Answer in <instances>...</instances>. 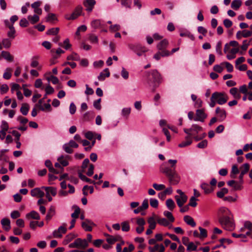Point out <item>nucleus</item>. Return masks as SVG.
<instances>
[{"label": "nucleus", "mask_w": 252, "mask_h": 252, "mask_svg": "<svg viewBox=\"0 0 252 252\" xmlns=\"http://www.w3.org/2000/svg\"><path fill=\"white\" fill-rule=\"evenodd\" d=\"M160 171L166 175L171 185H177L180 181V177L174 168L172 169L162 164L160 167Z\"/></svg>", "instance_id": "f03ea898"}, {"label": "nucleus", "mask_w": 252, "mask_h": 252, "mask_svg": "<svg viewBox=\"0 0 252 252\" xmlns=\"http://www.w3.org/2000/svg\"><path fill=\"white\" fill-rule=\"evenodd\" d=\"M59 30V28H53L48 30L46 32V34L47 35H57Z\"/></svg>", "instance_id": "79ce46f5"}, {"label": "nucleus", "mask_w": 252, "mask_h": 252, "mask_svg": "<svg viewBox=\"0 0 252 252\" xmlns=\"http://www.w3.org/2000/svg\"><path fill=\"white\" fill-rule=\"evenodd\" d=\"M92 27L94 29L101 28L102 27V24L100 20H94L92 21L91 23Z\"/></svg>", "instance_id": "2f4dec72"}, {"label": "nucleus", "mask_w": 252, "mask_h": 252, "mask_svg": "<svg viewBox=\"0 0 252 252\" xmlns=\"http://www.w3.org/2000/svg\"><path fill=\"white\" fill-rule=\"evenodd\" d=\"M148 222L149 223V228L153 229L155 228L156 222L155 221L154 218L153 217L150 218L148 220Z\"/></svg>", "instance_id": "603ef678"}, {"label": "nucleus", "mask_w": 252, "mask_h": 252, "mask_svg": "<svg viewBox=\"0 0 252 252\" xmlns=\"http://www.w3.org/2000/svg\"><path fill=\"white\" fill-rule=\"evenodd\" d=\"M220 244L215 246L213 248V250H215V249L219 248H220V247H222L224 249H225L226 248V247H225V245H223V243H224V241H227V243L228 244H231L232 243V240H231L230 239H226V238H222V239L220 240Z\"/></svg>", "instance_id": "c756f323"}, {"label": "nucleus", "mask_w": 252, "mask_h": 252, "mask_svg": "<svg viewBox=\"0 0 252 252\" xmlns=\"http://www.w3.org/2000/svg\"><path fill=\"white\" fill-rule=\"evenodd\" d=\"M229 93L236 99H239L241 98V95L237 88H232L230 90Z\"/></svg>", "instance_id": "4be33fe9"}, {"label": "nucleus", "mask_w": 252, "mask_h": 252, "mask_svg": "<svg viewBox=\"0 0 252 252\" xmlns=\"http://www.w3.org/2000/svg\"><path fill=\"white\" fill-rule=\"evenodd\" d=\"M197 249V246L195 245L193 242H189L187 245L188 251H196Z\"/></svg>", "instance_id": "5fc2aeb1"}, {"label": "nucleus", "mask_w": 252, "mask_h": 252, "mask_svg": "<svg viewBox=\"0 0 252 252\" xmlns=\"http://www.w3.org/2000/svg\"><path fill=\"white\" fill-rule=\"evenodd\" d=\"M26 217L28 219H35V220H39L40 219V216H39V214L35 211H32L30 213L27 214Z\"/></svg>", "instance_id": "5701e85b"}, {"label": "nucleus", "mask_w": 252, "mask_h": 252, "mask_svg": "<svg viewBox=\"0 0 252 252\" xmlns=\"http://www.w3.org/2000/svg\"><path fill=\"white\" fill-rule=\"evenodd\" d=\"M201 188L204 190V192L206 194H208L213 191V189L209 186V184L206 183H203L201 185Z\"/></svg>", "instance_id": "473e14b6"}, {"label": "nucleus", "mask_w": 252, "mask_h": 252, "mask_svg": "<svg viewBox=\"0 0 252 252\" xmlns=\"http://www.w3.org/2000/svg\"><path fill=\"white\" fill-rule=\"evenodd\" d=\"M241 173L239 177V184H237L234 186V189L236 190H240L243 189V184L244 183L243 177L250 169V165L249 163L244 164L240 168Z\"/></svg>", "instance_id": "39448f33"}, {"label": "nucleus", "mask_w": 252, "mask_h": 252, "mask_svg": "<svg viewBox=\"0 0 252 252\" xmlns=\"http://www.w3.org/2000/svg\"><path fill=\"white\" fill-rule=\"evenodd\" d=\"M163 214L168 218L170 221L172 222L174 221V218L171 212L168 211H164Z\"/></svg>", "instance_id": "13d9d810"}, {"label": "nucleus", "mask_w": 252, "mask_h": 252, "mask_svg": "<svg viewBox=\"0 0 252 252\" xmlns=\"http://www.w3.org/2000/svg\"><path fill=\"white\" fill-rule=\"evenodd\" d=\"M15 30L13 26L10 27L9 31L7 33V35L9 37L11 38L12 39L14 38L15 35Z\"/></svg>", "instance_id": "a18cd8bd"}, {"label": "nucleus", "mask_w": 252, "mask_h": 252, "mask_svg": "<svg viewBox=\"0 0 252 252\" xmlns=\"http://www.w3.org/2000/svg\"><path fill=\"white\" fill-rule=\"evenodd\" d=\"M38 57L35 56L32 58L31 66L32 67H36L38 65V62L37 61Z\"/></svg>", "instance_id": "69168bd1"}, {"label": "nucleus", "mask_w": 252, "mask_h": 252, "mask_svg": "<svg viewBox=\"0 0 252 252\" xmlns=\"http://www.w3.org/2000/svg\"><path fill=\"white\" fill-rule=\"evenodd\" d=\"M80 213V209L78 206L75 207L74 212L71 214V217L73 219H77L79 217V214Z\"/></svg>", "instance_id": "09e8293b"}, {"label": "nucleus", "mask_w": 252, "mask_h": 252, "mask_svg": "<svg viewBox=\"0 0 252 252\" xmlns=\"http://www.w3.org/2000/svg\"><path fill=\"white\" fill-rule=\"evenodd\" d=\"M31 195L33 197L42 198L44 195V193L39 188H36L31 190Z\"/></svg>", "instance_id": "dca6fc26"}, {"label": "nucleus", "mask_w": 252, "mask_h": 252, "mask_svg": "<svg viewBox=\"0 0 252 252\" xmlns=\"http://www.w3.org/2000/svg\"><path fill=\"white\" fill-rule=\"evenodd\" d=\"M110 76V72L108 68H105L103 72H101L98 76L99 81H103L106 77Z\"/></svg>", "instance_id": "393cba45"}, {"label": "nucleus", "mask_w": 252, "mask_h": 252, "mask_svg": "<svg viewBox=\"0 0 252 252\" xmlns=\"http://www.w3.org/2000/svg\"><path fill=\"white\" fill-rule=\"evenodd\" d=\"M215 112L217 114L218 120L220 122H222L225 119L226 112L224 109L218 107L216 109Z\"/></svg>", "instance_id": "f8f14e48"}, {"label": "nucleus", "mask_w": 252, "mask_h": 252, "mask_svg": "<svg viewBox=\"0 0 252 252\" xmlns=\"http://www.w3.org/2000/svg\"><path fill=\"white\" fill-rule=\"evenodd\" d=\"M150 205L154 208H157L158 205V200L156 199L151 198L150 200Z\"/></svg>", "instance_id": "774afa93"}, {"label": "nucleus", "mask_w": 252, "mask_h": 252, "mask_svg": "<svg viewBox=\"0 0 252 252\" xmlns=\"http://www.w3.org/2000/svg\"><path fill=\"white\" fill-rule=\"evenodd\" d=\"M168 44V41L164 39L161 40L157 45V48L159 51H167L166 48Z\"/></svg>", "instance_id": "a211bd4d"}, {"label": "nucleus", "mask_w": 252, "mask_h": 252, "mask_svg": "<svg viewBox=\"0 0 252 252\" xmlns=\"http://www.w3.org/2000/svg\"><path fill=\"white\" fill-rule=\"evenodd\" d=\"M89 40L92 43L96 44L98 43L97 37L93 34H91L89 35Z\"/></svg>", "instance_id": "052dcab7"}, {"label": "nucleus", "mask_w": 252, "mask_h": 252, "mask_svg": "<svg viewBox=\"0 0 252 252\" xmlns=\"http://www.w3.org/2000/svg\"><path fill=\"white\" fill-rule=\"evenodd\" d=\"M199 230H200V233L199 235V237L201 238H206L207 236V232L205 229L202 228L201 227H199Z\"/></svg>", "instance_id": "680f3d73"}, {"label": "nucleus", "mask_w": 252, "mask_h": 252, "mask_svg": "<svg viewBox=\"0 0 252 252\" xmlns=\"http://www.w3.org/2000/svg\"><path fill=\"white\" fill-rule=\"evenodd\" d=\"M95 3L94 0H85L83 2V4L86 7V11L90 12L93 10Z\"/></svg>", "instance_id": "2eb2a0df"}, {"label": "nucleus", "mask_w": 252, "mask_h": 252, "mask_svg": "<svg viewBox=\"0 0 252 252\" xmlns=\"http://www.w3.org/2000/svg\"><path fill=\"white\" fill-rule=\"evenodd\" d=\"M1 224L2 225L4 230L8 231L10 230V221L8 219L3 218L1 220Z\"/></svg>", "instance_id": "412c9836"}, {"label": "nucleus", "mask_w": 252, "mask_h": 252, "mask_svg": "<svg viewBox=\"0 0 252 252\" xmlns=\"http://www.w3.org/2000/svg\"><path fill=\"white\" fill-rule=\"evenodd\" d=\"M57 18L55 14L49 13L46 17V21L47 22H53L54 21H57Z\"/></svg>", "instance_id": "4c0bfd02"}, {"label": "nucleus", "mask_w": 252, "mask_h": 252, "mask_svg": "<svg viewBox=\"0 0 252 252\" xmlns=\"http://www.w3.org/2000/svg\"><path fill=\"white\" fill-rule=\"evenodd\" d=\"M184 220L188 224L192 227L196 225V223L193 219L189 216H185L184 217Z\"/></svg>", "instance_id": "bb28decb"}, {"label": "nucleus", "mask_w": 252, "mask_h": 252, "mask_svg": "<svg viewBox=\"0 0 252 252\" xmlns=\"http://www.w3.org/2000/svg\"><path fill=\"white\" fill-rule=\"evenodd\" d=\"M121 4L126 8L130 9L131 8V1L128 0H121Z\"/></svg>", "instance_id": "de8ad7c7"}, {"label": "nucleus", "mask_w": 252, "mask_h": 252, "mask_svg": "<svg viewBox=\"0 0 252 252\" xmlns=\"http://www.w3.org/2000/svg\"><path fill=\"white\" fill-rule=\"evenodd\" d=\"M131 111L130 108H124L122 111V114L124 117H127Z\"/></svg>", "instance_id": "338daca9"}, {"label": "nucleus", "mask_w": 252, "mask_h": 252, "mask_svg": "<svg viewBox=\"0 0 252 252\" xmlns=\"http://www.w3.org/2000/svg\"><path fill=\"white\" fill-rule=\"evenodd\" d=\"M28 20L30 21L31 24H34L38 22L39 20V17L37 15H33V16L29 15L28 17Z\"/></svg>", "instance_id": "c9c22d12"}, {"label": "nucleus", "mask_w": 252, "mask_h": 252, "mask_svg": "<svg viewBox=\"0 0 252 252\" xmlns=\"http://www.w3.org/2000/svg\"><path fill=\"white\" fill-rule=\"evenodd\" d=\"M66 225L60 226L57 230H55L53 232V236L56 238H61L62 237V233H65L66 232Z\"/></svg>", "instance_id": "4468645a"}, {"label": "nucleus", "mask_w": 252, "mask_h": 252, "mask_svg": "<svg viewBox=\"0 0 252 252\" xmlns=\"http://www.w3.org/2000/svg\"><path fill=\"white\" fill-rule=\"evenodd\" d=\"M196 200H197V199L194 196H192L189 199L188 205L190 206L195 207L197 205Z\"/></svg>", "instance_id": "4d7b16f0"}, {"label": "nucleus", "mask_w": 252, "mask_h": 252, "mask_svg": "<svg viewBox=\"0 0 252 252\" xmlns=\"http://www.w3.org/2000/svg\"><path fill=\"white\" fill-rule=\"evenodd\" d=\"M93 226H95V224L89 219L85 220V221L81 223V226L86 231H92Z\"/></svg>", "instance_id": "9d476101"}, {"label": "nucleus", "mask_w": 252, "mask_h": 252, "mask_svg": "<svg viewBox=\"0 0 252 252\" xmlns=\"http://www.w3.org/2000/svg\"><path fill=\"white\" fill-rule=\"evenodd\" d=\"M228 99V97L225 93L216 92L212 94L209 106L211 107H214L216 103L223 105L227 101Z\"/></svg>", "instance_id": "7ed1b4c3"}, {"label": "nucleus", "mask_w": 252, "mask_h": 252, "mask_svg": "<svg viewBox=\"0 0 252 252\" xmlns=\"http://www.w3.org/2000/svg\"><path fill=\"white\" fill-rule=\"evenodd\" d=\"M1 56L2 58L9 62H12L14 60V57L8 51H2L1 52Z\"/></svg>", "instance_id": "6ab92c4d"}, {"label": "nucleus", "mask_w": 252, "mask_h": 252, "mask_svg": "<svg viewBox=\"0 0 252 252\" xmlns=\"http://www.w3.org/2000/svg\"><path fill=\"white\" fill-rule=\"evenodd\" d=\"M185 141H183L180 144H179L178 146L180 148L185 147L190 145L192 143V139L191 138H190V136L187 135L185 137Z\"/></svg>", "instance_id": "b1692460"}, {"label": "nucleus", "mask_w": 252, "mask_h": 252, "mask_svg": "<svg viewBox=\"0 0 252 252\" xmlns=\"http://www.w3.org/2000/svg\"><path fill=\"white\" fill-rule=\"evenodd\" d=\"M202 130L203 128L201 126L196 124H193L190 128H184V131L187 134V135L190 136V138H191V136L197 135Z\"/></svg>", "instance_id": "0eeeda50"}, {"label": "nucleus", "mask_w": 252, "mask_h": 252, "mask_svg": "<svg viewBox=\"0 0 252 252\" xmlns=\"http://www.w3.org/2000/svg\"><path fill=\"white\" fill-rule=\"evenodd\" d=\"M121 239V236H118L114 237L113 236H109V237L107 239V242L110 244H113L115 242Z\"/></svg>", "instance_id": "58836bf2"}, {"label": "nucleus", "mask_w": 252, "mask_h": 252, "mask_svg": "<svg viewBox=\"0 0 252 252\" xmlns=\"http://www.w3.org/2000/svg\"><path fill=\"white\" fill-rule=\"evenodd\" d=\"M29 111V105L27 103H23L20 109V112L24 115H27Z\"/></svg>", "instance_id": "f704fd0d"}, {"label": "nucleus", "mask_w": 252, "mask_h": 252, "mask_svg": "<svg viewBox=\"0 0 252 252\" xmlns=\"http://www.w3.org/2000/svg\"><path fill=\"white\" fill-rule=\"evenodd\" d=\"M170 55V52L168 51H159L156 54H155L154 58L156 60H159L161 57H166Z\"/></svg>", "instance_id": "aec40b11"}, {"label": "nucleus", "mask_w": 252, "mask_h": 252, "mask_svg": "<svg viewBox=\"0 0 252 252\" xmlns=\"http://www.w3.org/2000/svg\"><path fill=\"white\" fill-rule=\"evenodd\" d=\"M64 157L63 156H61L58 158V161L61 163L63 166H66L68 165V162L63 159Z\"/></svg>", "instance_id": "3c124183"}, {"label": "nucleus", "mask_w": 252, "mask_h": 252, "mask_svg": "<svg viewBox=\"0 0 252 252\" xmlns=\"http://www.w3.org/2000/svg\"><path fill=\"white\" fill-rule=\"evenodd\" d=\"M8 150L4 149L1 150L0 152V161L1 166H4L5 163L9 162V157L5 153L7 152Z\"/></svg>", "instance_id": "ddd939ff"}, {"label": "nucleus", "mask_w": 252, "mask_h": 252, "mask_svg": "<svg viewBox=\"0 0 252 252\" xmlns=\"http://www.w3.org/2000/svg\"><path fill=\"white\" fill-rule=\"evenodd\" d=\"M218 221L222 227L226 230L232 231L235 225L233 216L230 211L225 207H220L217 213Z\"/></svg>", "instance_id": "f257e3e1"}, {"label": "nucleus", "mask_w": 252, "mask_h": 252, "mask_svg": "<svg viewBox=\"0 0 252 252\" xmlns=\"http://www.w3.org/2000/svg\"><path fill=\"white\" fill-rule=\"evenodd\" d=\"M88 246L89 244L86 239L77 238L73 243H70L68 247L69 248L85 249Z\"/></svg>", "instance_id": "423d86ee"}, {"label": "nucleus", "mask_w": 252, "mask_h": 252, "mask_svg": "<svg viewBox=\"0 0 252 252\" xmlns=\"http://www.w3.org/2000/svg\"><path fill=\"white\" fill-rule=\"evenodd\" d=\"M242 2L241 0H233L231 4V7L235 10H238L242 5Z\"/></svg>", "instance_id": "cd10ccee"}, {"label": "nucleus", "mask_w": 252, "mask_h": 252, "mask_svg": "<svg viewBox=\"0 0 252 252\" xmlns=\"http://www.w3.org/2000/svg\"><path fill=\"white\" fill-rule=\"evenodd\" d=\"M80 59V57L79 55H78L76 53H73L72 54L68 56L67 57V60H73V61H78Z\"/></svg>", "instance_id": "e2e57ef3"}, {"label": "nucleus", "mask_w": 252, "mask_h": 252, "mask_svg": "<svg viewBox=\"0 0 252 252\" xmlns=\"http://www.w3.org/2000/svg\"><path fill=\"white\" fill-rule=\"evenodd\" d=\"M180 35L182 37H188L192 41L195 39L194 35L192 34L189 31H186L184 32H181L180 33Z\"/></svg>", "instance_id": "a19ab883"}, {"label": "nucleus", "mask_w": 252, "mask_h": 252, "mask_svg": "<svg viewBox=\"0 0 252 252\" xmlns=\"http://www.w3.org/2000/svg\"><path fill=\"white\" fill-rule=\"evenodd\" d=\"M129 48L133 51L136 54L140 56L142 55L143 53H145L147 50L146 48L144 46H142L140 45H129Z\"/></svg>", "instance_id": "1a4fd4ad"}, {"label": "nucleus", "mask_w": 252, "mask_h": 252, "mask_svg": "<svg viewBox=\"0 0 252 252\" xmlns=\"http://www.w3.org/2000/svg\"><path fill=\"white\" fill-rule=\"evenodd\" d=\"M94 116V112L92 111H88L85 113L83 116V119L85 121H88L91 119L92 118V117Z\"/></svg>", "instance_id": "ea45409f"}, {"label": "nucleus", "mask_w": 252, "mask_h": 252, "mask_svg": "<svg viewBox=\"0 0 252 252\" xmlns=\"http://www.w3.org/2000/svg\"><path fill=\"white\" fill-rule=\"evenodd\" d=\"M51 52L52 53L53 58L55 59L58 58L61 54L64 53V51L60 48H58L56 51L53 49L51 50Z\"/></svg>", "instance_id": "c85d7f7f"}, {"label": "nucleus", "mask_w": 252, "mask_h": 252, "mask_svg": "<svg viewBox=\"0 0 252 252\" xmlns=\"http://www.w3.org/2000/svg\"><path fill=\"white\" fill-rule=\"evenodd\" d=\"M122 230L125 232H127L130 229V226L127 221H124L122 223Z\"/></svg>", "instance_id": "8fccbe9b"}, {"label": "nucleus", "mask_w": 252, "mask_h": 252, "mask_svg": "<svg viewBox=\"0 0 252 252\" xmlns=\"http://www.w3.org/2000/svg\"><path fill=\"white\" fill-rule=\"evenodd\" d=\"M182 196H175V198L177 204L179 207H182L183 206L184 204L187 202L188 200V196L186 195H185V198H182Z\"/></svg>", "instance_id": "f3484780"}, {"label": "nucleus", "mask_w": 252, "mask_h": 252, "mask_svg": "<svg viewBox=\"0 0 252 252\" xmlns=\"http://www.w3.org/2000/svg\"><path fill=\"white\" fill-rule=\"evenodd\" d=\"M82 9L83 7L82 6L78 5L71 14H65L64 17L67 20H75L81 15Z\"/></svg>", "instance_id": "6e6552de"}, {"label": "nucleus", "mask_w": 252, "mask_h": 252, "mask_svg": "<svg viewBox=\"0 0 252 252\" xmlns=\"http://www.w3.org/2000/svg\"><path fill=\"white\" fill-rule=\"evenodd\" d=\"M148 84L150 85V81H153L155 85L153 86V92H155L158 85L161 82L162 77L161 74L157 70H151L149 73Z\"/></svg>", "instance_id": "20e7f679"}, {"label": "nucleus", "mask_w": 252, "mask_h": 252, "mask_svg": "<svg viewBox=\"0 0 252 252\" xmlns=\"http://www.w3.org/2000/svg\"><path fill=\"white\" fill-rule=\"evenodd\" d=\"M79 177L83 181H85L90 184H94L95 182L94 181L92 180L91 179L87 178L85 175L82 174L81 172L78 173Z\"/></svg>", "instance_id": "e433bc0d"}, {"label": "nucleus", "mask_w": 252, "mask_h": 252, "mask_svg": "<svg viewBox=\"0 0 252 252\" xmlns=\"http://www.w3.org/2000/svg\"><path fill=\"white\" fill-rule=\"evenodd\" d=\"M63 147L65 152L68 154H71L73 152V150L71 149V147L68 144V143L64 144Z\"/></svg>", "instance_id": "bf43d9fd"}, {"label": "nucleus", "mask_w": 252, "mask_h": 252, "mask_svg": "<svg viewBox=\"0 0 252 252\" xmlns=\"http://www.w3.org/2000/svg\"><path fill=\"white\" fill-rule=\"evenodd\" d=\"M166 205L167 207L170 211H172L175 207V204L172 199H168L166 201Z\"/></svg>", "instance_id": "72a5a7b5"}, {"label": "nucleus", "mask_w": 252, "mask_h": 252, "mask_svg": "<svg viewBox=\"0 0 252 252\" xmlns=\"http://www.w3.org/2000/svg\"><path fill=\"white\" fill-rule=\"evenodd\" d=\"M11 69L9 68H7L6 69V71L3 75V77L5 79H9L11 77V73L10 72Z\"/></svg>", "instance_id": "0e129e2a"}, {"label": "nucleus", "mask_w": 252, "mask_h": 252, "mask_svg": "<svg viewBox=\"0 0 252 252\" xmlns=\"http://www.w3.org/2000/svg\"><path fill=\"white\" fill-rule=\"evenodd\" d=\"M44 101V98H42L39 100L37 103H36L35 105V107L39 109L40 110L42 111H45V108L42 106V104L43 103Z\"/></svg>", "instance_id": "49530a36"}, {"label": "nucleus", "mask_w": 252, "mask_h": 252, "mask_svg": "<svg viewBox=\"0 0 252 252\" xmlns=\"http://www.w3.org/2000/svg\"><path fill=\"white\" fill-rule=\"evenodd\" d=\"M153 188L157 190H162L165 189V186L163 184H158L154 183L153 185Z\"/></svg>", "instance_id": "6e6d98bb"}, {"label": "nucleus", "mask_w": 252, "mask_h": 252, "mask_svg": "<svg viewBox=\"0 0 252 252\" xmlns=\"http://www.w3.org/2000/svg\"><path fill=\"white\" fill-rule=\"evenodd\" d=\"M42 189H44L46 192H48L50 194H51L53 196H55L57 194V189L53 187H43Z\"/></svg>", "instance_id": "a878e982"}, {"label": "nucleus", "mask_w": 252, "mask_h": 252, "mask_svg": "<svg viewBox=\"0 0 252 252\" xmlns=\"http://www.w3.org/2000/svg\"><path fill=\"white\" fill-rule=\"evenodd\" d=\"M77 237V235H75L74 234L71 233L68 235H67L63 241V243L64 245L67 244L68 243H69L70 241H71L74 238H76Z\"/></svg>", "instance_id": "7c9ffc66"}, {"label": "nucleus", "mask_w": 252, "mask_h": 252, "mask_svg": "<svg viewBox=\"0 0 252 252\" xmlns=\"http://www.w3.org/2000/svg\"><path fill=\"white\" fill-rule=\"evenodd\" d=\"M2 44L5 48L8 49L10 47L11 43L9 39L5 38L2 40Z\"/></svg>", "instance_id": "864d4df0"}, {"label": "nucleus", "mask_w": 252, "mask_h": 252, "mask_svg": "<svg viewBox=\"0 0 252 252\" xmlns=\"http://www.w3.org/2000/svg\"><path fill=\"white\" fill-rule=\"evenodd\" d=\"M239 171L238 168V167L236 165H233L232 167L231 172L230 173V177L232 178H235V175L238 174L239 173Z\"/></svg>", "instance_id": "37998d69"}, {"label": "nucleus", "mask_w": 252, "mask_h": 252, "mask_svg": "<svg viewBox=\"0 0 252 252\" xmlns=\"http://www.w3.org/2000/svg\"><path fill=\"white\" fill-rule=\"evenodd\" d=\"M207 116L203 109H197L196 111V117L194 118V121L203 122Z\"/></svg>", "instance_id": "9b49d317"}, {"label": "nucleus", "mask_w": 252, "mask_h": 252, "mask_svg": "<svg viewBox=\"0 0 252 252\" xmlns=\"http://www.w3.org/2000/svg\"><path fill=\"white\" fill-rule=\"evenodd\" d=\"M158 223L164 226H167L169 225V222L165 218L158 219L157 220Z\"/></svg>", "instance_id": "c03bdc74"}]
</instances>
